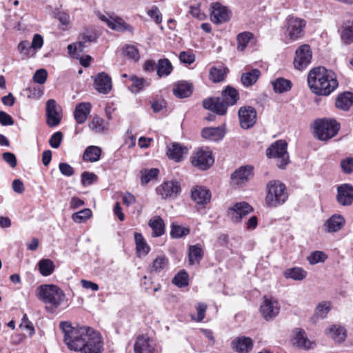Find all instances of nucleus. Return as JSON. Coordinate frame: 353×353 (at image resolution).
Wrapping results in <instances>:
<instances>
[{"mask_svg":"<svg viewBox=\"0 0 353 353\" xmlns=\"http://www.w3.org/2000/svg\"><path fill=\"white\" fill-rule=\"evenodd\" d=\"M64 334L63 341L68 349L81 353H101L103 341L101 336L89 327H72L67 321L60 323Z\"/></svg>","mask_w":353,"mask_h":353,"instance_id":"obj_1","label":"nucleus"},{"mask_svg":"<svg viewBox=\"0 0 353 353\" xmlns=\"http://www.w3.org/2000/svg\"><path fill=\"white\" fill-rule=\"evenodd\" d=\"M307 83L311 91L319 96H329L338 87L336 74L323 66L312 69L307 75Z\"/></svg>","mask_w":353,"mask_h":353,"instance_id":"obj_2","label":"nucleus"},{"mask_svg":"<svg viewBox=\"0 0 353 353\" xmlns=\"http://www.w3.org/2000/svg\"><path fill=\"white\" fill-rule=\"evenodd\" d=\"M307 83L311 91L319 96H329L338 87L336 74L323 66L312 69L307 75Z\"/></svg>","mask_w":353,"mask_h":353,"instance_id":"obj_3","label":"nucleus"},{"mask_svg":"<svg viewBox=\"0 0 353 353\" xmlns=\"http://www.w3.org/2000/svg\"><path fill=\"white\" fill-rule=\"evenodd\" d=\"M239 99L238 90L228 85L222 91L221 97L206 99L203 101V105L204 108L217 114L224 115L227 112L228 107L236 104Z\"/></svg>","mask_w":353,"mask_h":353,"instance_id":"obj_4","label":"nucleus"},{"mask_svg":"<svg viewBox=\"0 0 353 353\" xmlns=\"http://www.w3.org/2000/svg\"><path fill=\"white\" fill-rule=\"evenodd\" d=\"M38 298L46 304V310L53 312L65 299L63 291L55 285H41L38 288Z\"/></svg>","mask_w":353,"mask_h":353,"instance_id":"obj_5","label":"nucleus"},{"mask_svg":"<svg viewBox=\"0 0 353 353\" xmlns=\"http://www.w3.org/2000/svg\"><path fill=\"white\" fill-rule=\"evenodd\" d=\"M265 202L269 207H276L284 203L288 199L285 185L279 181H271L266 186Z\"/></svg>","mask_w":353,"mask_h":353,"instance_id":"obj_6","label":"nucleus"},{"mask_svg":"<svg viewBox=\"0 0 353 353\" xmlns=\"http://www.w3.org/2000/svg\"><path fill=\"white\" fill-rule=\"evenodd\" d=\"M314 125V135L321 141L332 139L338 133L340 128L339 123L332 119H317Z\"/></svg>","mask_w":353,"mask_h":353,"instance_id":"obj_7","label":"nucleus"},{"mask_svg":"<svg viewBox=\"0 0 353 353\" xmlns=\"http://www.w3.org/2000/svg\"><path fill=\"white\" fill-rule=\"evenodd\" d=\"M288 143L284 140H278L272 143L266 150V155L268 158H276L279 163L278 166L280 168H285L290 162L289 155L287 152Z\"/></svg>","mask_w":353,"mask_h":353,"instance_id":"obj_8","label":"nucleus"},{"mask_svg":"<svg viewBox=\"0 0 353 353\" xmlns=\"http://www.w3.org/2000/svg\"><path fill=\"white\" fill-rule=\"evenodd\" d=\"M306 21L294 16H289L286 19L285 35L291 41H296L302 37Z\"/></svg>","mask_w":353,"mask_h":353,"instance_id":"obj_9","label":"nucleus"},{"mask_svg":"<svg viewBox=\"0 0 353 353\" xmlns=\"http://www.w3.org/2000/svg\"><path fill=\"white\" fill-rule=\"evenodd\" d=\"M212 152L208 149H199L192 157V165L200 170H205L214 163Z\"/></svg>","mask_w":353,"mask_h":353,"instance_id":"obj_10","label":"nucleus"},{"mask_svg":"<svg viewBox=\"0 0 353 353\" xmlns=\"http://www.w3.org/2000/svg\"><path fill=\"white\" fill-rule=\"evenodd\" d=\"M312 53L307 44L300 46L295 52L294 59V68L299 70L305 69L311 62Z\"/></svg>","mask_w":353,"mask_h":353,"instance_id":"obj_11","label":"nucleus"},{"mask_svg":"<svg viewBox=\"0 0 353 353\" xmlns=\"http://www.w3.org/2000/svg\"><path fill=\"white\" fill-rule=\"evenodd\" d=\"M280 304L272 297L264 296L263 301L260 307L261 315L266 321L274 319L280 312Z\"/></svg>","mask_w":353,"mask_h":353,"instance_id":"obj_12","label":"nucleus"},{"mask_svg":"<svg viewBox=\"0 0 353 353\" xmlns=\"http://www.w3.org/2000/svg\"><path fill=\"white\" fill-rule=\"evenodd\" d=\"M256 111L250 105L242 106L238 111L240 126L243 129H250L256 122Z\"/></svg>","mask_w":353,"mask_h":353,"instance_id":"obj_13","label":"nucleus"},{"mask_svg":"<svg viewBox=\"0 0 353 353\" xmlns=\"http://www.w3.org/2000/svg\"><path fill=\"white\" fill-rule=\"evenodd\" d=\"M253 211L252 207L248 203L243 201L236 203L228 210V215L235 223L240 222L241 219Z\"/></svg>","mask_w":353,"mask_h":353,"instance_id":"obj_14","label":"nucleus"},{"mask_svg":"<svg viewBox=\"0 0 353 353\" xmlns=\"http://www.w3.org/2000/svg\"><path fill=\"white\" fill-rule=\"evenodd\" d=\"M46 117L47 124L50 127L58 125L61 120V114L60 108L57 106V102L54 99H49L46 103Z\"/></svg>","mask_w":353,"mask_h":353,"instance_id":"obj_15","label":"nucleus"},{"mask_svg":"<svg viewBox=\"0 0 353 353\" xmlns=\"http://www.w3.org/2000/svg\"><path fill=\"white\" fill-rule=\"evenodd\" d=\"M181 191V186L177 181H165L157 187V192L162 199L175 198Z\"/></svg>","mask_w":353,"mask_h":353,"instance_id":"obj_16","label":"nucleus"},{"mask_svg":"<svg viewBox=\"0 0 353 353\" xmlns=\"http://www.w3.org/2000/svg\"><path fill=\"white\" fill-rule=\"evenodd\" d=\"M337 202L343 206H349L353 203V186L344 183L337 187Z\"/></svg>","mask_w":353,"mask_h":353,"instance_id":"obj_17","label":"nucleus"},{"mask_svg":"<svg viewBox=\"0 0 353 353\" xmlns=\"http://www.w3.org/2000/svg\"><path fill=\"white\" fill-rule=\"evenodd\" d=\"M134 353H157L156 344L148 336H139L134 345Z\"/></svg>","mask_w":353,"mask_h":353,"instance_id":"obj_18","label":"nucleus"},{"mask_svg":"<svg viewBox=\"0 0 353 353\" xmlns=\"http://www.w3.org/2000/svg\"><path fill=\"white\" fill-rule=\"evenodd\" d=\"M210 18L211 21L216 24L225 23L230 19V12L220 3H214L212 4Z\"/></svg>","mask_w":353,"mask_h":353,"instance_id":"obj_19","label":"nucleus"},{"mask_svg":"<svg viewBox=\"0 0 353 353\" xmlns=\"http://www.w3.org/2000/svg\"><path fill=\"white\" fill-rule=\"evenodd\" d=\"M253 167L245 165L240 167L231 175L232 183L240 185L248 182L253 175Z\"/></svg>","mask_w":353,"mask_h":353,"instance_id":"obj_20","label":"nucleus"},{"mask_svg":"<svg viewBox=\"0 0 353 353\" xmlns=\"http://www.w3.org/2000/svg\"><path fill=\"white\" fill-rule=\"evenodd\" d=\"M94 87L99 92L107 94L112 90V79L105 72H100L94 77Z\"/></svg>","mask_w":353,"mask_h":353,"instance_id":"obj_21","label":"nucleus"},{"mask_svg":"<svg viewBox=\"0 0 353 353\" xmlns=\"http://www.w3.org/2000/svg\"><path fill=\"white\" fill-rule=\"evenodd\" d=\"M191 198L198 205H205L211 199L210 191L202 186H196L191 190Z\"/></svg>","mask_w":353,"mask_h":353,"instance_id":"obj_22","label":"nucleus"},{"mask_svg":"<svg viewBox=\"0 0 353 353\" xmlns=\"http://www.w3.org/2000/svg\"><path fill=\"white\" fill-rule=\"evenodd\" d=\"M231 345L238 353H248L253 347V341L250 337L239 336L232 341Z\"/></svg>","mask_w":353,"mask_h":353,"instance_id":"obj_23","label":"nucleus"},{"mask_svg":"<svg viewBox=\"0 0 353 353\" xmlns=\"http://www.w3.org/2000/svg\"><path fill=\"white\" fill-rule=\"evenodd\" d=\"M188 152V150L185 146L174 142L168 146L166 154L169 159L179 162L182 160L183 155L187 154Z\"/></svg>","mask_w":353,"mask_h":353,"instance_id":"obj_24","label":"nucleus"},{"mask_svg":"<svg viewBox=\"0 0 353 353\" xmlns=\"http://www.w3.org/2000/svg\"><path fill=\"white\" fill-rule=\"evenodd\" d=\"M201 135L205 139L219 141L223 138L225 135V130L223 127L205 128L203 129Z\"/></svg>","mask_w":353,"mask_h":353,"instance_id":"obj_25","label":"nucleus"},{"mask_svg":"<svg viewBox=\"0 0 353 353\" xmlns=\"http://www.w3.org/2000/svg\"><path fill=\"white\" fill-rule=\"evenodd\" d=\"M90 110L91 104L90 103H80L77 105L74 112L76 121L79 124L85 123L90 113Z\"/></svg>","mask_w":353,"mask_h":353,"instance_id":"obj_26","label":"nucleus"},{"mask_svg":"<svg viewBox=\"0 0 353 353\" xmlns=\"http://www.w3.org/2000/svg\"><path fill=\"white\" fill-rule=\"evenodd\" d=\"M295 345L303 350L313 349L316 344L308 339L305 332L302 329H298L294 338Z\"/></svg>","mask_w":353,"mask_h":353,"instance_id":"obj_27","label":"nucleus"},{"mask_svg":"<svg viewBox=\"0 0 353 353\" xmlns=\"http://www.w3.org/2000/svg\"><path fill=\"white\" fill-rule=\"evenodd\" d=\"M345 219L341 215H333L325 223L326 231L335 232L340 230L345 225Z\"/></svg>","mask_w":353,"mask_h":353,"instance_id":"obj_28","label":"nucleus"},{"mask_svg":"<svg viewBox=\"0 0 353 353\" xmlns=\"http://www.w3.org/2000/svg\"><path fill=\"white\" fill-rule=\"evenodd\" d=\"M192 85L187 81H179L174 85L173 93L179 98H185L191 95Z\"/></svg>","mask_w":353,"mask_h":353,"instance_id":"obj_29","label":"nucleus"},{"mask_svg":"<svg viewBox=\"0 0 353 353\" xmlns=\"http://www.w3.org/2000/svg\"><path fill=\"white\" fill-rule=\"evenodd\" d=\"M353 104V93L344 92L338 95L336 99V106L343 110H347Z\"/></svg>","mask_w":353,"mask_h":353,"instance_id":"obj_30","label":"nucleus"},{"mask_svg":"<svg viewBox=\"0 0 353 353\" xmlns=\"http://www.w3.org/2000/svg\"><path fill=\"white\" fill-rule=\"evenodd\" d=\"M203 256V251L199 244L190 245L188 261L190 265L199 264Z\"/></svg>","mask_w":353,"mask_h":353,"instance_id":"obj_31","label":"nucleus"},{"mask_svg":"<svg viewBox=\"0 0 353 353\" xmlns=\"http://www.w3.org/2000/svg\"><path fill=\"white\" fill-rule=\"evenodd\" d=\"M148 225L152 230V236L154 237L161 236L165 233V223L159 216L151 219L148 222Z\"/></svg>","mask_w":353,"mask_h":353,"instance_id":"obj_32","label":"nucleus"},{"mask_svg":"<svg viewBox=\"0 0 353 353\" xmlns=\"http://www.w3.org/2000/svg\"><path fill=\"white\" fill-rule=\"evenodd\" d=\"M341 38L345 44L353 43V20L343 23L341 30Z\"/></svg>","mask_w":353,"mask_h":353,"instance_id":"obj_33","label":"nucleus"},{"mask_svg":"<svg viewBox=\"0 0 353 353\" xmlns=\"http://www.w3.org/2000/svg\"><path fill=\"white\" fill-rule=\"evenodd\" d=\"M331 303L327 301L319 303L315 308L314 315L311 318L314 323H316L318 319H325L331 310Z\"/></svg>","mask_w":353,"mask_h":353,"instance_id":"obj_34","label":"nucleus"},{"mask_svg":"<svg viewBox=\"0 0 353 353\" xmlns=\"http://www.w3.org/2000/svg\"><path fill=\"white\" fill-rule=\"evenodd\" d=\"M261 75V72L258 69H252L248 72H244L241 75V81L245 87H250L254 85Z\"/></svg>","mask_w":353,"mask_h":353,"instance_id":"obj_35","label":"nucleus"},{"mask_svg":"<svg viewBox=\"0 0 353 353\" xmlns=\"http://www.w3.org/2000/svg\"><path fill=\"white\" fill-rule=\"evenodd\" d=\"M228 72V69L223 66H213L209 73L210 79L214 83L223 81Z\"/></svg>","mask_w":353,"mask_h":353,"instance_id":"obj_36","label":"nucleus"},{"mask_svg":"<svg viewBox=\"0 0 353 353\" xmlns=\"http://www.w3.org/2000/svg\"><path fill=\"white\" fill-rule=\"evenodd\" d=\"M173 67L168 59H159L157 64V74L159 77L168 76L172 71Z\"/></svg>","mask_w":353,"mask_h":353,"instance_id":"obj_37","label":"nucleus"},{"mask_svg":"<svg viewBox=\"0 0 353 353\" xmlns=\"http://www.w3.org/2000/svg\"><path fill=\"white\" fill-rule=\"evenodd\" d=\"M101 149L99 147L91 145L88 147L83 153V160L90 162L97 161L101 156Z\"/></svg>","mask_w":353,"mask_h":353,"instance_id":"obj_38","label":"nucleus"},{"mask_svg":"<svg viewBox=\"0 0 353 353\" xmlns=\"http://www.w3.org/2000/svg\"><path fill=\"white\" fill-rule=\"evenodd\" d=\"M328 334L338 343H341L346 338V330L343 327L332 325L328 330Z\"/></svg>","mask_w":353,"mask_h":353,"instance_id":"obj_39","label":"nucleus"},{"mask_svg":"<svg viewBox=\"0 0 353 353\" xmlns=\"http://www.w3.org/2000/svg\"><path fill=\"white\" fill-rule=\"evenodd\" d=\"M274 90L278 93H283L289 91L292 85L290 80L284 78H278L272 81Z\"/></svg>","mask_w":353,"mask_h":353,"instance_id":"obj_40","label":"nucleus"},{"mask_svg":"<svg viewBox=\"0 0 353 353\" xmlns=\"http://www.w3.org/2000/svg\"><path fill=\"white\" fill-rule=\"evenodd\" d=\"M37 265L40 273L45 276L52 274L55 268L53 261L48 259L40 260Z\"/></svg>","mask_w":353,"mask_h":353,"instance_id":"obj_41","label":"nucleus"},{"mask_svg":"<svg viewBox=\"0 0 353 353\" xmlns=\"http://www.w3.org/2000/svg\"><path fill=\"white\" fill-rule=\"evenodd\" d=\"M284 276L287 279L301 281L306 277L307 272L301 268H293L286 270Z\"/></svg>","mask_w":353,"mask_h":353,"instance_id":"obj_42","label":"nucleus"},{"mask_svg":"<svg viewBox=\"0 0 353 353\" xmlns=\"http://www.w3.org/2000/svg\"><path fill=\"white\" fill-rule=\"evenodd\" d=\"M134 240L137 245V251L139 255H146L150 252V247L144 240L143 236L139 233L134 234Z\"/></svg>","mask_w":353,"mask_h":353,"instance_id":"obj_43","label":"nucleus"},{"mask_svg":"<svg viewBox=\"0 0 353 353\" xmlns=\"http://www.w3.org/2000/svg\"><path fill=\"white\" fill-rule=\"evenodd\" d=\"M168 259L165 256H159L153 261L150 267L151 272H160L168 267Z\"/></svg>","mask_w":353,"mask_h":353,"instance_id":"obj_44","label":"nucleus"},{"mask_svg":"<svg viewBox=\"0 0 353 353\" xmlns=\"http://www.w3.org/2000/svg\"><path fill=\"white\" fill-rule=\"evenodd\" d=\"M89 128L95 133H101L107 129L105 121L100 117L95 115L89 123Z\"/></svg>","mask_w":353,"mask_h":353,"instance_id":"obj_45","label":"nucleus"},{"mask_svg":"<svg viewBox=\"0 0 353 353\" xmlns=\"http://www.w3.org/2000/svg\"><path fill=\"white\" fill-rule=\"evenodd\" d=\"M172 283L179 288H183L188 285V275L185 270H180L172 279Z\"/></svg>","mask_w":353,"mask_h":353,"instance_id":"obj_46","label":"nucleus"},{"mask_svg":"<svg viewBox=\"0 0 353 353\" xmlns=\"http://www.w3.org/2000/svg\"><path fill=\"white\" fill-rule=\"evenodd\" d=\"M190 234V229L188 228H184L181 225H177L174 223L172 224V229L170 235L173 238H181L187 236Z\"/></svg>","mask_w":353,"mask_h":353,"instance_id":"obj_47","label":"nucleus"},{"mask_svg":"<svg viewBox=\"0 0 353 353\" xmlns=\"http://www.w3.org/2000/svg\"><path fill=\"white\" fill-rule=\"evenodd\" d=\"M252 37V34L249 32H244L239 34L237 36V49L241 51L244 50Z\"/></svg>","mask_w":353,"mask_h":353,"instance_id":"obj_48","label":"nucleus"},{"mask_svg":"<svg viewBox=\"0 0 353 353\" xmlns=\"http://www.w3.org/2000/svg\"><path fill=\"white\" fill-rule=\"evenodd\" d=\"M131 81H132L131 90L133 92H138L145 87L149 85V83L143 78H139L133 76L131 77Z\"/></svg>","mask_w":353,"mask_h":353,"instance_id":"obj_49","label":"nucleus"},{"mask_svg":"<svg viewBox=\"0 0 353 353\" xmlns=\"http://www.w3.org/2000/svg\"><path fill=\"white\" fill-rule=\"evenodd\" d=\"M327 258V255L321 251H314L307 256V261L311 265L324 262Z\"/></svg>","mask_w":353,"mask_h":353,"instance_id":"obj_50","label":"nucleus"},{"mask_svg":"<svg viewBox=\"0 0 353 353\" xmlns=\"http://www.w3.org/2000/svg\"><path fill=\"white\" fill-rule=\"evenodd\" d=\"M111 29L117 31H133V28L131 26L126 23L121 18L114 19L113 24L111 26Z\"/></svg>","mask_w":353,"mask_h":353,"instance_id":"obj_51","label":"nucleus"},{"mask_svg":"<svg viewBox=\"0 0 353 353\" xmlns=\"http://www.w3.org/2000/svg\"><path fill=\"white\" fill-rule=\"evenodd\" d=\"M92 216V211L88 208H85L79 212L72 214V220L76 223H81Z\"/></svg>","mask_w":353,"mask_h":353,"instance_id":"obj_52","label":"nucleus"},{"mask_svg":"<svg viewBox=\"0 0 353 353\" xmlns=\"http://www.w3.org/2000/svg\"><path fill=\"white\" fill-rule=\"evenodd\" d=\"M340 165L345 174H352L353 172V157H347L342 159Z\"/></svg>","mask_w":353,"mask_h":353,"instance_id":"obj_53","label":"nucleus"},{"mask_svg":"<svg viewBox=\"0 0 353 353\" xmlns=\"http://www.w3.org/2000/svg\"><path fill=\"white\" fill-rule=\"evenodd\" d=\"M97 180V176L89 172H83L81 174V183L83 186H88L92 184Z\"/></svg>","mask_w":353,"mask_h":353,"instance_id":"obj_54","label":"nucleus"},{"mask_svg":"<svg viewBox=\"0 0 353 353\" xmlns=\"http://www.w3.org/2000/svg\"><path fill=\"white\" fill-rule=\"evenodd\" d=\"M47 77L48 72L46 70L39 69L35 72L33 76V80L37 83L43 84L46 81Z\"/></svg>","mask_w":353,"mask_h":353,"instance_id":"obj_55","label":"nucleus"},{"mask_svg":"<svg viewBox=\"0 0 353 353\" xmlns=\"http://www.w3.org/2000/svg\"><path fill=\"white\" fill-rule=\"evenodd\" d=\"M124 54L130 59L138 60L139 59V50L134 46H127L124 49Z\"/></svg>","mask_w":353,"mask_h":353,"instance_id":"obj_56","label":"nucleus"},{"mask_svg":"<svg viewBox=\"0 0 353 353\" xmlns=\"http://www.w3.org/2000/svg\"><path fill=\"white\" fill-rule=\"evenodd\" d=\"M32 49L31 45L30 46L28 41H22L19 43L18 50L26 58L30 55Z\"/></svg>","mask_w":353,"mask_h":353,"instance_id":"obj_57","label":"nucleus"},{"mask_svg":"<svg viewBox=\"0 0 353 353\" xmlns=\"http://www.w3.org/2000/svg\"><path fill=\"white\" fill-rule=\"evenodd\" d=\"M63 134L61 132L54 133L49 140L50 145L53 148H58L62 141Z\"/></svg>","mask_w":353,"mask_h":353,"instance_id":"obj_58","label":"nucleus"},{"mask_svg":"<svg viewBox=\"0 0 353 353\" xmlns=\"http://www.w3.org/2000/svg\"><path fill=\"white\" fill-rule=\"evenodd\" d=\"M158 174L159 170L157 168H152L145 171V174H143L141 178L142 182L145 183H149L152 179L157 177Z\"/></svg>","mask_w":353,"mask_h":353,"instance_id":"obj_59","label":"nucleus"},{"mask_svg":"<svg viewBox=\"0 0 353 353\" xmlns=\"http://www.w3.org/2000/svg\"><path fill=\"white\" fill-rule=\"evenodd\" d=\"M179 59L182 63L190 65L195 61V56L192 52L183 51L179 54Z\"/></svg>","mask_w":353,"mask_h":353,"instance_id":"obj_60","label":"nucleus"},{"mask_svg":"<svg viewBox=\"0 0 353 353\" xmlns=\"http://www.w3.org/2000/svg\"><path fill=\"white\" fill-rule=\"evenodd\" d=\"M59 168L61 173L66 176H71L74 174V169L67 163H60Z\"/></svg>","mask_w":353,"mask_h":353,"instance_id":"obj_61","label":"nucleus"},{"mask_svg":"<svg viewBox=\"0 0 353 353\" xmlns=\"http://www.w3.org/2000/svg\"><path fill=\"white\" fill-rule=\"evenodd\" d=\"M0 123L3 126L12 125L14 124V119L10 114L0 111Z\"/></svg>","mask_w":353,"mask_h":353,"instance_id":"obj_62","label":"nucleus"},{"mask_svg":"<svg viewBox=\"0 0 353 353\" xmlns=\"http://www.w3.org/2000/svg\"><path fill=\"white\" fill-rule=\"evenodd\" d=\"M148 14L151 18L154 19L157 23H160L162 21V15L157 7L154 6L151 10L148 11Z\"/></svg>","mask_w":353,"mask_h":353,"instance_id":"obj_63","label":"nucleus"},{"mask_svg":"<svg viewBox=\"0 0 353 353\" xmlns=\"http://www.w3.org/2000/svg\"><path fill=\"white\" fill-rule=\"evenodd\" d=\"M196 309L197 311V317L195 320L200 322L205 318L207 305L205 303H199L196 306Z\"/></svg>","mask_w":353,"mask_h":353,"instance_id":"obj_64","label":"nucleus"}]
</instances>
